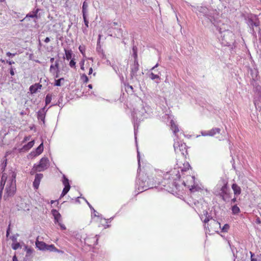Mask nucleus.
Wrapping results in <instances>:
<instances>
[{"label":"nucleus","mask_w":261,"mask_h":261,"mask_svg":"<svg viewBox=\"0 0 261 261\" xmlns=\"http://www.w3.org/2000/svg\"><path fill=\"white\" fill-rule=\"evenodd\" d=\"M43 177V175L41 173H37L35 175V178L33 182V187L35 189H38L40 182Z\"/></svg>","instance_id":"9d476101"},{"label":"nucleus","mask_w":261,"mask_h":261,"mask_svg":"<svg viewBox=\"0 0 261 261\" xmlns=\"http://www.w3.org/2000/svg\"><path fill=\"white\" fill-rule=\"evenodd\" d=\"M10 224H9V226H8V228L7 230V232H6V236L8 237L9 236V234H10Z\"/></svg>","instance_id":"37998d69"},{"label":"nucleus","mask_w":261,"mask_h":261,"mask_svg":"<svg viewBox=\"0 0 261 261\" xmlns=\"http://www.w3.org/2000/svg\"><path fill=\"white\" fill-rule=\"evenodd\" d=\"M217 27L219 31L220 36L219 39L222 40V43L224 45L229 46L234 41V35L230 31L228 30L227 25L222 22L221 20H218L214 24Z\"/></svg>","instance_id":"f03ea898"},{"label":"nucleus","mask_w":261,"mask_h":261,"mask_svg":"<svg viewBox=\"0 0 261 261\" xmlns=\"http://www.w3.org/2000/svg\"><path fill=\"white\" fill-rule=\"evenodd\" d=\"M62 81H64V79L62 77L56 80L55 85L56 86H60L61 85V82Z\"/></svg>","instance_id":"473e14b6"},{"label":"nucleus","mask_w":261,"mask_h":261,"mask_svg":"<svg viewBox=\"0 0 261 261\" xmlns=\"http://www.w3.org/2000/svg\"><path fill=\"white\" fill-rule=\"evenodd\" d=\"M139 162L140 161H139ZM139 168L138 170V175L140 177H143L144 173V171L142 170V169L141 168L140 165L139 163Z\"/></svg>","instance_id":"7c9ffc66"},{"label":"nucleus","mask_w":261,"mask_h":261,"mask_svg":"<svg viewBox=\"0 0 261 261\" xmlns=\"http://www.w3.org/2000/svg\"><path fill=\"white\" fill-rule=\"evenodd\" d=\"M75 64H76V62L74 61V59L71 60V61L69 62V66L71 68H75V67H76Z\"/></svg>","instance_id":"f704fd0d"},{"label":"nucleus","mask_w":261,"mask_h":261,"mask_svg":"<svg viewBox=\"0 0 261 261\" xmlns=\"http://www.w3.org/2000/svg\"><path fill=\"white\" fill-rule=\"evenodd\" d=\"M43 143H41V144L36 149V154H37L38 155L40 154L43 152Z\"/></svg>","instance_id":"a878e982"},{"label":"nucleus","mask_w":261,"mask_h":261,"mask_svg":"<svg viewBox=\"0 0 261 261\" xmlns=\"http://www.w3.org/2000/svg\"><path fill=\"white\" fill-rule=\"evenodd\" d=\"M36 247L40 250H46V247H47V244L42 241H39L38 240V238H37L36 241Z\"/></svg>","instance_id":"f3484780"},{"label":"nucleus","mask_w":261,"mask_h":261,"mask_svg":"<svg viewBox=\"0 0 261 261\" xmlns=\"http://www.w3.org/2000/svg\"><path fill=\"white\" fill-rule=\"evenodd\" d=\"M88 88L90 89H92V85L91 84H89L88 86Z\"/></svg>","instance_id":"e2e57ef3"},{"label":"nucleus","mask_w":261,"mask_h":261,"mask_svg":"<svg viewBox=\"0 0 261 261\" xmlns=\"http://www.w3.org/2000/svg\"><path fill=\"white\" fill-rule=\"evenodd\" d=\"M127 89H130V90L132 91H131L132 92H133V89H133V86H132L128 85L127 86Z\"/></svg>","instance_id":"3c124183"},{"label":"nucleus","mask_w":261,"mask_h":261,"mask_svg":"<svg viewBox=\"0 0 261 261\" xmlns=\"http://www.w3.org/2000/svg\"><path fill=\"white\" fill-rule=\"evenodd\" d=\"M4 1H5V0H0V2H4Z\"/></svg>","instance_id":"774afa93"},{"label":"nucleus","mask_w":261,"mask_h":261,"mask_svg":"<svg viewBox=\"0 0 261 261\" xmlns=\"http://www.w3.org/2000/svg\"><path fill=\"white\" fill-rule=\"evenodd\" d=\"M88 5L87 3L85 1L83 3V6H82V13L83 15H86L87 13L88 12Z\"/></svg>","instance_id":"4be33fe9"},{"label":"nucleus","mask_w":261,"mask_h":261,"mask_svg":"<svg viewBox=\"0 0 261 261\" xmlns=\"http://www.w3.org/2000/svg\"><path fill=\"white\" fill-rule=\"evenodd\" d=\"M50 61L51 62L53 63L54 62V58H51L50 59Z\"/></svg>","instance_id":"0e129e2a"},{"label":"nucleus","mask_w":261,"mask_h":261,"mask_svg":"<svg viewBox=\"0 0 261 261\" xmlns=\"http://www.w3.org/2000/svg\"><path fill=\"white\" fill-rule=\"evenodd\" d=\"M54 65V66H55L56 68L57 69V71H59V65L58 62L56 61V63H55V64Z\"/></svg>","instance_id":"de8ad7c7"},{"label":"nucleus","mask_w":261,"mask_h":261,"mask_svg":"<svg viewBox=\"0 0 261 261\" xmlns=\"http://www.w3.org/2000/svg\"><path fill=\"white\" fill-rule=\"evenodd\" d=\"M249 25L252 28V31L254 32V29L253 27H258L259 26V22L257 21L254 22L252 20L250 19L249 21Z\"/></svg>","instance_id":"5701e85b"},{"label":"nucleus","mask_w":261,"mask_h":261,"mask_svg":"<svg viewBox=\"0 0 261 261\" xmlns=\"http://www.w3.org/2000/svg\"><path fill=\"white\" fill-rule=\"evenodd\" d=\"M92 72H93V69L92 67H90L89 69V70L88 74L90 75L92 73Z\"/></svg>","instance_id":"864d4df0"},{"label":"nucleus","mask_w":261,"mask_h":261,"mask_svg":"<svg viewBox=\"0 0 261 261\" xmlns=\"http://www.w3.org/2000/svg\"><path fill=\"white\" fill-rule=\"evenodd\" d=\"M139 64L137 62H134L131 67V75L134 76L138 71Z\"/></svg>","instance_id":"aec40b11"},{"label":"nucleus","mask_w":261,"mask_h":261,"mask_svg":"<svg viewBox=\"0 0 261 261\" xmlns=\"http://www.w3.org/2000/svg\"><path fill=\"white\" fill-rule=\"evenodd\" d=\"M84 60L82 61L81 62V69L82 70H84L85 69H84Z\"/></svg>","instance_id":"49530a36"},{"label":"nucleus","mask_w":261,"mask_h":261,"mask_svg":"<svg viewBox=\"0 0 261 261\" xmlns=\"http://www.w3.org/2000/svg\"><path fill=\"white\" fill-rule=\"evenodd\" d=\"M169 125L171 130L173 132L174 134L176 135V134L179 132L178 126L176 124V122L174 120L171 119L169 121Z\"/></svg>","instance_id":"f8f14e48"},{"label":"nucleus","mask_w":261,"mask_h":261,"mask_svg":"<svg viewBox=\"0 0 261 261\" xmlns=\"http://www.w3.org/2000/svg\"><path fill=\"white\" fill-rule=\"evenodd\" d=\"M51 100V96L49 94H47L45 97V103L46 105L49 104Z\"/></svg>","instance_id":"2f4dec72"},{"label":"nucleus","mask_w":261,"mask_h":261,"mask_svg":"<svg viewBox=\"0 0 261 261\" xmlns=\"http://www.w3.org/2000/svg\"><path fill=\"white\" fill-rule=\"evenodd\" d=\"M79 50L82 53L83 55H85V48L84 46L80 45L79 47Z\"/></svg>","instance_id":"4c0bfd02"},{"label":"nucleus","mask_w":261,"mask_h":261,"mask_svg":"<svg viewBox=\"0 0 261 261\" xmlns=\"http://www.w3.org/2000/svg\"><path fill=\"white\" fill-rule=\"evenodd\" d=\"M203 222L205 228L207 229L210 233L217 232L220 228V224L214 219L209 220L208 218L206 217L203 220Z\"/></svg>","instance_id":"39448f33"},{"label":"nucleus","mask_w":261,"mask_h":261,"mask_svg":"<svg viewBox=\"0 0 261 261\" xmlns=\"http://www.w3.org/2000/svg\"><path fill=\"white\" fill-rule=\"evenodd\" d=\"M54 202H55V201H54V200H51V204H53V203H54Z\"/></svg>","instance_id":"338daca9"},{"label":"nucleus","mask_w":261,"mask_h":261,"mask_svg":"<svg viewBox=\"0 0 261 261\" xmlns=\"http://www.w3.org/2000/svg\"><path fill=\"white\" fill-rule=\"evenodd\" d=\"M65 58L66 60H69L71 59L72 56V51L71 49H67L64 48Z\"/></svg>","instance_id":"412c9836"},{"label":"nucleus","mask_w":261,"mask_h":261,"mask_svg":"<svg viewBox=\"0 0 261 261\" xmlns=\"http://www.w3.org/2000/svg\"><path fill=\"white\" fill-rule=\"evenodd\" d=\"M63 184L64 186V188L63 189L62 194L61 195V197L64 196L69 191L70 189V186L69 184V180L64 176V178L63 180Z\"/></svg>","instance_id":"1a4fd4ad"},{"label":"nucleus","mask_w":261,"mask_h":261,"mask_svg":"<svg viewBox=\"0 0 261 261\" xmlns=\"http://www.w3.org/2000/svg\"><path fill=\"white\" fill-rule=\"evenodd\" d=\"M149 77L152 79V80H155V79H159V75H158L157 74H154V73H151L150 74H149Z\"/></svg>","instance_id":"72a5a7b5"},{"label":"nucleus","mask_w":261,"mask_h":261,"mask_svg":"<svg viewBox=\"0 0 261 261\" xmlns=\"http://www.w3.org/2000/svg\"><path fill=\"white\" fill-rule=\"evenodd\" d=\"M46 250H49L50 251H59L58 249H57L54 245H47Z\"/></svg>","instance_id":"393cba45"},{"label":"nucleus","mask_w":261,"mask_h":261,"mask_svg":"<svg viewBox=\"0 0 261 261\" xmlns=\"http://www.w3.org/2000/svg\"><path fill=\"white\" fill-rule=\"evenodd\" d=\"M97 216H100L99 215V213L97 212L96 211L94 210L93 212V219L94 221H95V220L97 219Z\"/></svg>","instance_id":"a19ab883"},{"label":"nucleus","mask_w":261,"mask_h":261,"mask_svg":"<svg viewBox=\"0 0 261 261\" xmlns=\"http://www.w3.org/2000/svg\"><path fill=\"white\" fill-rule=\"evenodd\" d=\"M81 80L84 83H87L89 81V78L85 74H83L81 76Z\"/></svg>","instance_id":"bb28decb"},{"label":"nucleus","mask_w":261,"mask_h":261,"mask_svg":"<svg viewBox=\"0 0 261 261\" xmlns=\"http://www.w3.org/2000/svg\"><path fill=\"white\" fill-rule=\"evenodd\" d=\"M34 145V141L29 142L27 145L23 146V149L29 150L31 149Z\"/></svg>","instance_id":"b1692460"},{"label":"nucleus","mask_w":261,"mask_h":261,"mask_svg":"<svg viewBox=\"0 0 261 261\" xmlns=\"http://www.w3.org/2000/svg\"><path fill=\"white\" fill-rule=\"evenodd\" d=\"M95 221L97 222L98 227L102 226L105 228L109 227V225L108 224L109 220L103 218L101 216H97V219L95 220Z\"/></svg>","instance_id":"6e6552de"},{"label":"nucleus","mask_w":261,"mask_h":261,"mask_svg":"<svg viewBox=\"0 0 261 261\" xmlns=\"http://www.w3.org/2000/svg\"><path fill=\"white\" fill-rule=\"evenodd\" d=\"M98 239L96 237H88L85 239V242L89 246H94L97 244Z\"/></svg>","instance_id":"2eb2a0df"},{"label":"nucleus","mask_w":261,"mask_h":261,"mask_svg":"<svg viewBox=\"0 0 261 261\" xmlns=\"http://www.w3.org/2000/svg\"><path fill=\"white\" fill-rule=\"evenodd\" d=\"M57 71V69L54 65H51L49 68V71L51 73H55Z\"/></svg>","instance_id":"c9c22d12"},{"label":"nucleus","mask_w":261,"mask_h":261,"mask_svg":"<svg viewBox=\"0 0 261 261\" xmlns=\"http://www.w3.org/2000/svg\"><path fill=\"white\" fill-rule=\"evenodd\" d=\"M30 138H31V137H30V136L25 137L24 138L23 142H26V141H27L30 140Z\"/></svg>","instance_id":"8fccbe9b"},{"label":"nucleus","mask_w":261,"mask_h":261,"mask_svg":"<svg viewBox=\"0 0 261 261\" xmlns=\"http://www.w3.org/2000/svg\"><path fill=\"white\" fill-rule=\"evenodd\" d=\"M38 12V10H37L36 11L33 12L32 13L28 14L26 16V17H31V18L37 17Z\"/></svg>","instance_id":"c85d7f7f"},{"label":"nucleus","mask_w":261,"mask_h":261,"mask_svg":"<svg viewBox=\"0 0 261 261\" xmlns=\"http://www.w3.org/2000/svg\"><path fill=\"white\" fill-rule=\"evenodd\" d=\"M62 229H65L66 227L65 226L61 224V222H60V224H59Z\"/></svg>","instance_id":"5fc2aeb1"},{"label":"nucleus","mask_w":261,"mask_h":261,"mask_svg":"<svg viewBox=\"0 0 261 261\" xmlns=\"http://www.w3.org/2000/svg\"><path fill=\"white\" fill-rule=\"evenodd\" d=\"M236 201V198H233L231 199V203H234Z\"/></svg>","instance_id":"bf43d9fd"},{"label":"nucleus","mask_w":261,"mask_h":261,"mask_svg":"<svg viewBox=\"0 0 261 261\" xmlns=\"http://www.w3.org/2000/svg\"><path fill=\"white\" fill-rule=\"evenodd\" d=\"M10 74L11 75H12V76L14 75V74H15L14 73V69H13V68L12 67H11V69H10Z\"/></svg>","instance_id":"09e8293b"},{"label":"nucleus","mask_w":261,"mask_h":261,"mask_svg":"<svg viewBox=\"0 0 261 261\" xmlns=\"http://www.w3.org/2000/svg\"><path fill=\"white\" fill-rule=\"evenodd\" d=\"M173 147L176 153L181 154L184 157L187 154V147L185 143L175 141Z\"/></svg>","instance_id":"0eeeda50"},{"label":"nucleus","mask_w":261,"mask_h":261,"mask_svg":"<svg viewBox=\"0 0 261 261\" xmlns=\"http://www.w3.org/2000/svg\"><path fill=\"white\" fill-rule=\"evenodd\" d=\"M59 72V71H56V72H55V73H56V76H55V77H56V78H57V77H59V74H58Z\"/></svg>","instance_id":"052dcab7"},{"label":"nucleus","mask_w":261,"mask_h":261,"mask_svg":"<svg viewBox=\"0 0 261 261\" xmlns=\"http://www.w3.org/2000/svg\"><path fill=\"white\" fill-rule=\"evenodd\" d=\"M254 104L256 109H261V92L258 91L257 96L254 98Z\"/></svg>","instance_id":"9b49d317"},{"label":"nucleus","mask_w":261,"mask_h":261,"mask_svg":"<svg viewBox=\"0 0 261 261\" xmlns=\"http://www.w3.org/2000/svg\"><path fill=\"white\" fill-rule=\"evenodd\" d=\"M148 181H147V182H151V181L153 182L152 186L156 187L157 185H159L162 182V176H159V177H155V180H154V182H153L154 178L153 177H150L148 175L147 176Z\"/></svg>","instance_id":"4468645a"},{"label":"nucleus","mask_w":261,"mask_h":261,"mask_svg":"<svg viewBox=\"0 0 261 261\" xmlns=\"http://www.w3.org/2000/svg\"><path fill=\"white\" fill-rule=\"evenodd\" d=\"M193 11H198L199 13H201L205 17L207 21H208L212 23L213 24H215L217 21L218 20H216L214 16L212 15V13L208 11L207 8L205 7L202 6H192Z\"/></svg>","instance_id":"20e7f679"},{"label":"nucleus","mask_w":261,"mask_h":261,"mask_svg":"<svg viewBox=\"0 0 261 261\" xmlns=\"http://www.w3.org/2000/svg\"><path fill=\"white\" fill-rule=\"evenodd\" d=\"M220 132V129L219 128H214L206 132L202 133V135L203 136H213L216 134H219Z\"/></svg>","instance_id":"ddd939ff"},{"label":"nucleus","mask_w":261,"mask_h":261,"mask_svg":"<svg viewBox=\"0 0 261 261\" xmlns=\"http://www.w3.org/2000/svg\"><path fill=\"white\" fill-rule=\"evenodd\" d=\"M13 261H18L17 257L15 255L13 257Z\"/></svg>","instance_id":"4d7b16f0"},{"label":"nucleus","mask_w":261,"mask_h":261,"mask_svg":"<svg viewBox=\"0 0 261 261\" xmlns=\"http://www.w3.org/2000/svg\"><path fill=\"white\" fill-rule=\"evenodd\" d=\"M49 166V160L47 158H42L38 165H34L30 172L32 175L36 172H40L45 170Z\"/></svg>","instance_id":"423d86ee"},{"label":"nucleus","mask_w":261,"mask_h":261,"mask_svg":"<svg viewBox=\"0 0 261 261\" xmlns=\"http://www.w3.org/2000/svg\"><path fill=\"white\" fill-rule=\"evenodd\" d=\"M44 41L46 43H48L49 41H50V39L49 37H46L45 40H44Z\"/></svg>","instance_id":"603ef678"},{"label":"nucleus","mask_w":261,"mask_h":261,"mask_svg":"<svg viewBox=\"0 0 261 261\" xmlns=\"http://www.w3.org/2000/svg\"><path fill=\"white\" fill-rule=\"evenodd\" d=\"M83 19H84L85 24L88 28L89 21L87 19L86 15H83Z\"/></svg>","instance_id":"ea45409f"},{"label":"nucleus","mask_w":261,"mask_h":261,"mask_svg":"<svg viewBox=\"0 0 261 261\" xmlns=\"http://www.w3.org/2000/svg\"><path fill=\"white\" fill-rule=\"evenodd\" d=\"M229 228V226L228 224H225L222 228V230L223 232H226L228 230Z\"/></svg>","instance_id":"58836bf2"},{"label":"nucleus","mask_w":261,"mask_h":261,"mask_svg":"<svg viewBox=\"0 0 261 261\" xmlns=\"http://www.w3.org/2000/svg\"><path fill=\"white\" fill-rule=\"evenodd\" d=\"M245 254L246 255V256L248 257V253L247 252H245Z\"/></svg>","instance_id":"69168bd1"},{"label":"nucleus","mask_w":261,"mask_h":261,"mask_svg":"<svg viewBox=\"0 0 261 261\" xmlns=\"http://www.w3.org/2000/svg\"><path fill=\"white\" fill-rule=\"evenodd\" d=\"M190 165L189 163L186 162L183 164V167H179L178 168L181 171V174L179 173V171H176V169L171 170L169 173L167 172L164 176L167 179V182L166 183V185L164 187H166V190L169 193H177V184L176 180L179 179L181 176H183L184 178H186L184 180L182 184L185 186H187L192 190L194 189L195 185V177L193 175H187L186 177L184 176L186 175V172L190 173L189 169Z\"/></svg>","instance_id":"f257e3e1"},{"label":"nucleus","mask_w":261,"mask_h":261,"mask_svg":"<svg viewBox=\"0 0 261 261\" xmlns=\"http://www.w3.org/2000/svg\"><path fill=\"white\" fill-rule=\"evenodd\" d=\"M7 63H8L9 65H12L13 64H14V62L11 61H7Z\"/></svg>","instance_id":"6e6d98bb"},{"label":"nucleus","mask_w":261,"mask_h":261,"mask_svg":"<svg viewBox=\"0 0 261 261\" xmlns=\"http://www.w3.org/2000/svg\"><path fill=\"white\" fill-rule=\"evenodd\" d=\"M20 247H21V246H20V244L18 242L14 243L12 244V248L13 250H17Z\"/></svg>","instance_id":"c756f323"},{"label":"nucleus","mask_w":261,"mask_h":261,"mask_svg":"<svg viewBox=\"0 0 261 261\" xmlns=\"http://www.w3.org/2000/svg\"><path fill=\"white\" fill-rule=\"evenodd\" d=\"M25 250L28 254H31L33 252V249L31 248H29L28 246L25 247Z\"/></svg>","instance_id":"e433bc0d"},{"label":"nucleus","mask_w":261,"mask_h":261,"mask_svg":"<svg viewBox=\"0 0 261 261\" xmlns=\"http://www.w3.org/2000/svg\"><path fill=\"white\" fill-rule=\"evenodd\" d=\"M16 55V53H11L10 52H7L6 53V55L8 56V57H10V56H15V55Z\"/></svg>","instance_id":"79ce46f5"},{"label":"nucleus","mask_w":261,"mask_h":261,"mask_svg":"<svg viewBox=\"0 0 261 261\" xmlns=\"http://www.w3.org/2000/svg\"><path fill=\"white\" fill-rule=\"evenodd\" d=\"M240 211L239 207L237 205H234L232 207V212L234 214H238Z\"/></svg>","instance_id":"cd10ccee"},{"label":"nucleus","mask_w":261,"mask_h":261,"mask_svg":"<svg viewBox=\"0 0 261 261\" xmlns=\"http://www.w3.org/2000/svg\"><path fill=\"white\" fill-rule=\"evenodd\" d=\"M42 85L39 84H35L30 86L29 89L31 93H35L38 89H40Z\"/></svg>","instance_id":"6ab92c4d"},{"label":"nucleus","mask_w":261,"mask_h":261,"mask_svg":"<svg viewBox=\"0 0 261 261\" xmlns=\"http://www.w3.org/2000/svg\"><path fill=\"white\" fill-rule=\"evenodd\" d=\"M242 261H249V258H245V259H242Z\"/></svg>","instance_id":"680f3d73"},{"label":"nucleus","mask_w":261,"mask_h":261,"mask_svg":"<svg viewBox=\"0 0 261 261\" xmlns=\"http://www.w3.org/2000/svg\"><path fill=\"white\" fill-rule=\"evenodd\" d=\"M51 213L54 217L55 222L60 224L61 216L59 212L56 210L53 209L51 211Z\"/></svg>","instance_id":"dca6fc26"},{"label":"nucleus","mask_w":261,"mask_h":261,"mask_svg":"<svg viewBox=\"0 0 261 261\" xmlns=\"http://www.w3.org/2000/svg\"><path fill=\"white\" fill-rule=\"evenodd\" d=\"M249 253L251 255V261H257L256 259L253 258V256L254 255L253 253H252L251 252H250Z\"/></svg>","instance_id":"a18cd8bd"},{"label":"nucleus","mask_w":261,"mask_h":261,"mask_svg":"<svg viewBox=\"0 0 261 261\" xmlns=\"http://www.w3.org/2000/svg\"><path fill=\"white\" fill-rule=\"evenodd\" d=\"M231 188L235 195L238 196L241 193V188L236 184H233L232 185Z\"/></svg>","instance_id":"a211bd4d"},{"label":"nucleus","mask_w":261,"mask_h":261,"mask_svg":"<svg viewBox=\"0 0 261 261\" xmlns=\"http://www.w3.org/2000/svg\"><path fill=\"white\" fill-rule=\"evenodd\" d=\"M227 181L222 179L219 181L218 184L215 188V193L217 195H219L222 199L226 201L227 199L229 198V194L228 193Z\"/></svg>","instance_id":"7ed1b4c3"},{"label":"nucleus","mask_w":261,"mask_h":261,"mask_svg":"<svg viewBox=\"0 0 261 261\" xmlns=\"http://www.w3.org/2000/svg\"><path fill=\"white\" fill-rule=\"evenodd\" d=\"M10 224H9V226H8V228L7 230V232H6V236L8 237L9 236V234H10Z\"/></svg>","instance_id":"c03bdc74"},{"label":"nucleus","mask_w":261,"mask_h":261,"mask_svg":"<svg viewBox=\"0 0 261 261\" xmlns=\"http://www.w3.org/2000/svg\"><path fill=\"white\" fill-rule=\"evenodd\" d=\"M256 222L258 224H260L261 223V221H260L259 218H258L256 219Z\"/></svg>","instance_id":"13d9d810"}]
</instances>
